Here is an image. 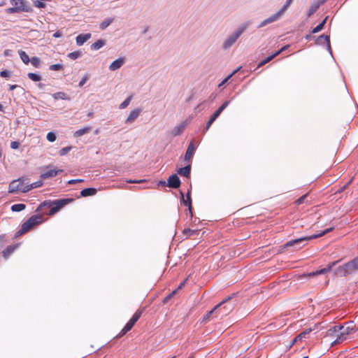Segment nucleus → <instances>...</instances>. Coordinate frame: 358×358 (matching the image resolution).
<instances>
[{
	"label": "nucleus",
	"mask_w": 358,
	"mask_h": 358,
	"mask_svg": "<svg viewBox=\"0 0 358 358\" xmlns=\"http://www.w3.org/2000/svg\"><path fill=\"white\" fill-rule=\"evenodd\" d=\"M49 69L51 71H60L63 69V65L60 64H52L49 66Z\"/></svg>",
	"instance_id": "nucleus-46"
},
{
	"label": "nucleus",
	"mask_w": 358,
	"mask_h": 358,
	"mask_svg": "<svg viewBox=\"0 0 358 358\" xmlns=\"http://www.w3.org/2000/svg\"><path fill=\"white\" fill-rule=\"evenodd\" d=\"M183 234L187 237L192 236L197 234V230H192L190 229H185L182 231Z\"/></svg>",
	"instance_id": "nucleus-42"
},
{
	"label": "nucleus",
	"mask_w": 358,
	"mask_h": 358,
	"mask_svg": "<svg viewBox=\"0 0 358 358\" xmlns=\"http://www.w3.org/2000/svg\"><path fill=\"white\" fill-rule=\"evenodd\" d=\"M106 45V41L99 39L91 45V49L93 50H98Z\"/></svg>",
	"instance_id": "nucleus-25"
},
{
	"label": "nucleus",
	"mask_w": 358,
	"mask_h": 358,
	"mask_svg": "<svg viewBox=\"0 0 358 358\" xmlns=\"http://www.w3.org/2000/svg\"><path fill=\"white\" fill-rule=\"evenodd\" d=\"M249 25V22H244L236 29L231 34L228 35L222 43V49H229L237 41L241 34L248 29Z\"/></svg>",
	"instance_id": "nucleus-1"
},
{
	"label": "nucleus",
	"mask_w": 358,
	"mask_h": 358,
	"mask_svg": "<svg viewBox=\"0 0 358 358\" xmlns=\"http://www.w3.org/2000/svg\"><path fill=\"white\" fill-rule=\"evenodd\" d=\"M230 103V101H225L216 110L220 114L222 113V112L229 106Z\"/></svg>",
	"instance_id": "nucleus-45"
},
{
	"label": "nucleus",
	"mask_w": 358,
	"mask_h": 358,
	"mask_svg": "<svg viewBox=\"0 0 358 358\" xmlns=\"http://www.w3.org/2000/svg\"><path fill=\"white\" fill-rule=\"evenodd\" d=\"M206 103V101H203L201 103L198 104L197 106L195 108V110H197L199 112L203 110L204 109V104Z\"/></svg>",
	"instance_id": "nucleus-54"
},
{
	"label": "nucleus",
	"mask_w": 358,
	"mask_h": 358,
	"mask_svg": "<svg viewBox=\"0 0 358 358\" xmlns=\"http://www.w3.org/2000/svg\"><path fill=\"white\" fill-rule=\"evenodd\" d=\"M26 208V206L23 203H17L14 204L11 206V210L13 212H20L23 210H24Z\"/></svg>",
	"instance_id": "nucleus-33"
},
{
	"label": "nucleus",
	"mask_w": 358,
	"mask_h": 358,
	"mask_svg": "<svg viewBox=\"0 0 358 358\" xmlns=\"http://www.w3.org/2000/svg\"><path fill=\"white\" fill-rule=\"evenodd\" d=\"M217 96V94L216 93H212L209 97H208V99L210 101H213L215 98Z\"/></svg>",
	"instance_id": "nucleus-60"
},
{
	"label": "nucleus",
	"mask_w": 358,
	"mask_h": 358,
	"mask_svg": "<svg viewBox=\"0 0 358 358\" xmlns=\"http://www.w3.org/2000/svg\"><path fill=\"white\" fill-rule=\"evenodd\" d=\"M288 48L287 45L286 46H284L282 47V48H280L279 50H278L277 52H275L274 54H277V56L280 54L281 52H282L284 50H285L287 48Z\"/></svg>",
	"instance_id": "nucleus-61"
},
{
	"label": "nucleus",
	"mask_w": 358,
	"mask_h": 358,
	"mask_svg": "<svg viewBox=\"0 0 358 358\" xmlns=\"http://www.w3.org/2000/svg\"><path fill=\"white\" fill-rule=\"evenodd\" d=\"M339 334H340V331H339L338 325H335L333 327H331L326 332V336L329 337V338H338Z\"/></svg>",
	"instance_id": "nucleus-20"
},
{
	"label": "nucleus",
	"mask_w": 358,
	"mask_h": 358,
	"mask_svg": "<svg viewBox=\"0 0 358 358\" xmlns=\"http://www.w3.org/2000/svg\"><path fill=\"white\" fill-rule=\"evenodd\" d=\"M182 196V200L181 202L185 205L188 206V210L190 213L191 217H192V199L190 196V192H188L187 194V199H185L184 198V194L182 192H180Z\"/></svg>",
	"instance_id": "nucleus-21"
},
{
	"label": "nucleus",
	"mask_w": 358,
	"mask_h": 358,
	"mask_svg": "<svg viewBox=\"0 0 358 358\" xmlns=\"http://www.w3.org/2000/svg\"><path fill=\"white\" fill-rule=\"evenodd\" d=\"M89 79V75L88 74H85L83 78H82V80L80 81L79 84H78V86L80 87H83L85 83Z\"/></svg>",
	"instance_id": "nucleus-51"
},
{
	"label": "nucleus",
	"mask_w": 358,
	"mask_h": 358,
	"mask_svg": "<svg viewBox=\"0 0 358 358\" xmlns=\"http://www.w3.org/2000/svg\"><path fill=\"white\" fill-rule=\"evenodd\" d=\"M34 4L37 8H44L45 6L44 3L39 1H35Z\"/></svg>",
	"instance_id": "nucleus-57"
},
{
	"label": "nucleus",
	"mask_w": 358,
	"mask_h": 358,
	"mask_svg": "<svg viewBox=\"0 0 358 358\" xmlns=\"http://www.w3.org/2000/svg\"><path fill=\"white\" fill-rule=\"evenodd\" d=\"M338 328L340 331L339 337L331 343V346L341 343L348 338V336L356 331V325L352 321L346 322L344 325H338Z\"/></svg>",
	"instance_id": "nucleus-3"
},
{
	"label": "nucleus",
	"mask_w": 358,
	"mask_h": 358,
	"mask_svg": "<svg viewBox=\"0 0 358 358\" xmlns=\"http://www.w3.org/2000/svg\"><path fill=\"white\" fill-rule=\"evenodd\" d=\"M178 289L173 290L171 294H169L167 296L164 298L163 300V303H166L173 295H175L177 292Z\"/></svg>",
	"instance_id": "nucleus-53"
},
{
	"label": "nucleus",
	"mask_w": 358,
	"mask_h": 358,
	"mask_svg": "<svg viewBox=\"0 0 358 358\" xmlns=\"http://www.w3.org/2000/svg\"><path fill=\"white\" fill-rule=\"evenodd\" d=\"M91 127H85L84 128L80 129L75 131L74 136L75 137H80L83 135L89 133L91 131Z\"/></svg>",
	"instance_id": "nucleus-28"
},
{
	"label": "nucleus",
	"mask_w": 358,
	"mask_h": 358,
	"mask_svg": "<svg viewBox=\"0 0 358 358\" xmlns=\"http://www.w3.org/2000/svg\"><path fill=\"white\" fill-rule=\"evenodd\" d=\"M324 27H322V25L319 24L317 26H316L315 28L313 29L312 33L315 34L319 31H320Z\"/></svg>",
	"instance_id": "nucleus-55"
},
{
	"label": "nucleus",
	"mask_w": 358,
	"mask_h": 358,
	"mask_svg": "<svg viewBox=\"0 0 358 358\" xmlns=\"http://www.w3.org/2000/svg\"><path fill=\"white\" fill-rule=\"evenodd\" d=\"M125 62V59L123 57H120L115 61H113L109 66V69L110 71H116L120 69Z\"/></svg>",
	"instance_id": "nucleus-19"
},
{
	"label": "nucleus",
	"mask_w": 358,
	"mask_h": 358,
	"mask_svg": "<svg viewBox=\"0 0 358 358\" xmlns=\"http://www.w3.org/2000/svg\"><path fill=\"white\" fill-rule=\"evenodd\" d=\"M96 192L97 191L95 188H92V187L85 188L81 191L80 195L83 197L93 196V195L96 194Z\"/></svg>",
	"instance_id": "nucleus-24"
},
{
	"label": "nucleus",
	"mask_w": 358,
	"mask_h": 358,
	"mask_svg": "<svg viewBox=\"0 0 358 358\" xmlns=\"http://www.w3.org/2000/svg\"><path fill=\"white\" fill-rule=\"evenodd\" d=\"M82 56V52L78 50L75 52H72L68 54V57L71 59H76Z\"/></svg>",
	"instance_id": "nucleus-35"
},
{
	"label": "nucleus",
	"mask_w": 358,
	"mask_h": 358,
	"mask_svg": "<svg viewBox=\"0 0 358 358\" xmlns=\"http://www.w3.org/2000/svg\"><path fill=\"white\" fill-rule=\"evenodd\" d=\"M232 296H229L226 299H228L226 303L222 306L221 309H217V314L218 316H226L228 314H229L232 310L236 306L235 302H231L230 300L231 299Z\"/></svg>",
	"instance_id": "nucleus-8"
},
{
	"label": "nucleus",
	"mask_w": 358,
	"mask_h": 358,
	"mask_svg": "<svg viewBox=\"0 0 358 358\" xmlns=\"http://www.w3.org/2000/svg\"><path fill=\"white\" fill-rule=\"evenodd\" d=\"M113 18H106L104 19L99 24V28L101 30L106 29L113 22Z\"/></svg>",
	"instance_id": "nucleus-29"
},
{
	"label": "nucleus",
	"mask_w": 358,
	"mask_h": 358,
	"mask_svg": "<svg viewBox=\"0 0 358 358\" xmlns=\"http://www.w3.org/2000/svg\"><path fill=\"white\" fill-rule=\"evenodd\" d=\"M293 0H287L284 6L281 8V9L278 11L280 13L281 15L287 10V9L289 7L291 3H292Z\"/></svg>",
	"instance_id": "nucleus-39"
},
{
	"label": "nucleus",
	"mask_w": 358,
	"mask_h": 358,
	"mask_svg": "<svg viewBox=\"0 0 358 358\" xmlns=\"http://www.w3.org/2000/svg\"><path fill=\"white\" fill-rule=\"evenodd\" d=\"M190 171H191V164H188L187 166L182 168H180L178 170V174L180 176H183L185 177L189 178L190 176Z\"/></svg>",
	"instance_id": "nucleus-23"
},
{
	"label": "nucleus",
	"mask_w": 358,
	"mask_h": 358,
	"mask_svg": "<svg viewBox=\"0 0 358 358\" xmlns=\"http://www.w3.org/2000/svg\"><path fill=\"white\" fill-rule=\"evenodd\" d=\"M132 99V96H129V97H127L120 106H119V108L120 109H124V108H126L129 104L131 102V100Z\"/></svg>",
	"instance_id": "nucleus-41"
},
{
	"label": "nucleus",
	"mask_w": 358,
	"mask_h": 358,
	"mask_svg": "<svg viewBox=\"0 0 358 358\" xmlns=\"http://www.w3.org/2000/svg\"><path fill=\"white\" fill-rule=\"evenodd\" d=\"M60 36H62V34H61V32H60V31H56V32L53 34V37H55V38H59V37H60Z\"/></svg>",
	"instance_id": "nucleus-63"
},
{
	"label": "nucleus",
	"mask_w": 358,
	"mask_h": 358,
	"mask_svg": "<svg viewBox=\"0 0 358 358\" xmlns=\"http://www.w3.org/2000/svg\"><path fill=\"white\" fill-rule=\"evenodd\" d=\"M92 35L90 33L85 34H79L77 36L76 41V44L79 46L83 45L87 41H88L91 38Z\"/></svg>",
	"instance_id": "nucleus-22"
},
{
	"label": "nucleus",
	"mask_w": 358,
	"mask_h": 358,
	"mask_svg": "<svg viewBox=\"0 0 358 358\" xmlns=\"http://www.w3.org/2000/svg\"><path fill=\"white\" fill-rule=\"evenodd\" d=\"M20 143L17 141H12L10 143V148L12 149H17L19 148Z\"/></svg>",
	"instance_id": "nucleus-56"
},
{
	"label": "nucleus",
	"mask_w": 358,
	"mask_h": 358,
	"mask_svg": "<svg viewBox=\"0 0 358 358\" xmlns=\"http://www.w3.org/2000/svg\"><path fill=\"white\" fill-rule=\"evenodd\" d=\"M144 181H145L144 180H127V183H141V182H144Z\"/></svg>",
	"instance_id": "nucleus-59"
},
{
	"label": "nucleus",
	"mask_w": 358,
	"mask_h": 358,
	"mask_svg": "<svg viewBox=\"0 0 358 358\" xmlns=\"http://www.w3.org/2000/svg\"><path fill=\"white\" fill-rule=\"evenodd\" d=\"M277 56V54H273L268 57H267L266 59L262 60L259 64H258V67H260V66H262L263 65L266 64V63L269 62L270 61H271L273 58H275V57Z\"/></svg>",
	"instance_id": "nucleus-34"
},
{
	"label": "nucleus",
	"mask_w": 358,
	"mask_h": 358,
	"mask_svg": "<svg viewBox=\"0 0 358 358\" xmlns=\"http://www.w3.org/2000/svg\"><path fill=\"white\" fill-rule=\"evenodd\" d=\"M142 310H137L132 317L129 320L134 324L138 320L140 317L141 316Z\"/></svg>",
	"instance_id": "nucleus-38"
},
{
	"label": "nucleus",
	"mask_w": 358,
	"mask_h": 358,
	"mask_svg": "<svg viewBox=\"0 0 358 358\" xmlns=\"http://www.w3.org/2000/svg\"><path fill=\"white\" fill-rule=\"evenodd\" d=\"M220 115V114L219 113H217V111H215L210 116L209 120L208 121V124H212Z\"/></svg>",
	"instance_id": "nucleus-47"
},
{
	"label": "nucleus",
	"mask_w": 358,
	"mask_h": 358,
	"mask_svg": "<svg viewBox=\"0 0 358 358\" xmlns=\"http://www.w3.org/2000/svg\"><path fill=\"white\" fill-rule=\"evenodd\" d=\"M142 112V109L140 108H137L133 110H131L128 115L127 118L125 120V123L130 124L134 122L136 119L140 115Z\"/></svg>",
	"instance_id": "nucleus-17"
},
{
	"label": "nucleus",
	"mask_w": 358,
	"mask_h": 358,
	"mask_svg": "<svg viewBox=\"0 0 358 358\" xmlns=\"http://www.w3.org/2000/svg\"><path fill=\"white\" fill-rule=\"evenodd\" d=\"M73 201L72 199H61L53 201L54 206L50 210V214L53 215L59 211L62 208L65 206L66 204Z\"/></svg>",
	"instance_id": "nucleus-9"
},
{
	"label": "nucleus",
	"mask_w": 358,
	"mask_h": 358,
	"mask_svg": "<svg viewBox=\"0 0 358 358\" xmlns=\"http://www.w3.org/2000/svg\"><path fill=\"white\" fill-rule=\"evenodd\" d=\"M306 194L301 196L299 199H297L296 202L298 204H301L303 202L304 199L306 198Z\"/></svg>",
	"instance_id": "nucleus-62"
},
{
	"label": "nucleus",
	"mask_w": 358,
	"mask_h": 358,
	"mask_svg": "<svg viewBox=\"0 0 358 358\" xmlns=\"http://www.w3.org/2000/svg\"><path fill=\"white\" fill-rule=\"evenodd\" d=\"M311 331V329H306L305 331H303V332H301L300 334H299L297 336V338H301V339L303 338H306V336Z\"/></svg>",
	"instance_id": "nucleus-52"
},
{
	"label": "nucleus",
	"mask_w": 358,
	"mask_h": 358,
	"mask_svg": "<svg viewBox=\"0 0 358 358\" xmlns=\"http://www.w3.org/2000/svg\"><path fill=\"white\" fill-rule=\"evenodd\" d=\"M43 185V182L42 180H38V181H36V182H34L30 185H28L27 184V188H29V191L32 189H34V188H37V187H39Z\"/></svg>",
	"instance_id": "nucleus-40"
},
{
	"label": "nucleus",
	"mask_w": 358,
	"mask_h": 358,
	"mask_svg": "<svg viewBox=\"0 0 358 358\" xmlns=\"http://www.w3.org/2000/svg\"><path fill=\"white\" fill-rule=\"evenodd\" d=\"M358 270V256L353 259L349 261L348 262L339 266L335 270V274L341 276L345 277L348 275L354 273L355 271Z\"/></svg>",
	"instance_id": "nucleus-4"
},
{
	"label": "nucleus",
	"mask_w": 358,
	"mask_h": 358,
	"mask_svg": "<svg viewBox=\"0 0 358 358\" xmlns=\"http://www.w3.org/2000/svg\"><path fill=\"white\" fill-rule=\"evenodd\" d=\"M50 166H47L46 169H48L46 171L42 173L41 174V179H47L50 178H52L56 176L59 173L63 172L62 169H50Z\"/></svg>",
	"instance_id": "nucleus-12"
},
{
	"label": "nucleus",
	"mask_w": 358,
	"mask_h": 358,
	"mask_svg": "<svg viewBox=\"0 0 358 358\" xmlns=\"http://www.w3.org/2000/svg\"><path fill=\"white\" fill-rule=\"evenodd\" d=\"M281 16L282 15L280 14V13H278V12L275 13V14L272 15L269 17H268V18L265 19L264 20H263L262 22H261L259 23V24L258 25V28H262V27L267 25L268 24H270V23H272V22H274L278 20Z\"/></svg>",
	"instance_id": "nucleus-15"
},
{
	"label": "nucleus",
	"mask_w": 358,
	"mask_h": 358,
	"mask_svg": "<svg viewBox=\"0 0 358 358\" xmlns=\"http://www.w3.org/2000/svg\"><path fill=\"white\" fill-rule=\"evenodd\" d=\"M17 87H20V86L17 85H10L9 87V89H10V90H13Z\"/></svg>",
	"instance_id": "nucleus-64"
},
{
	"label": "nucleus",
	"mask_w": 358,
	"mask_h": 358,
	"mask_svg": "<svg viewBox=\"0 0 358 358\" xmlns=\"http://www.w3.org/2000/svg\"><path fill=\"white\" fill-rule=\"evenodd\" d=\"M29 62H31L34 66L38 67L41 64V59L37 57H33L30 59Z\"/></svg>",
	"instance_id": "nucleus-43"
},
{
	"label": "nucleus",
	"mask_w": 358,
	"mask_h": 358,
	"mask_svg": "<svg viewBox=\"0 0 358 358\" xmlns=\"http://www.w3.org/2000/svg\"><path fill=\"white\" fill-rule=\"evenodd\" d=\"M195 150H196V147L194 146L193 142H191L189 144L187 149L186 150V152H185V155L184 157V160L190 164L192 159L194 155Z\"/></svg>",
	"instance_id": "nucleus-14"
},
{
	"label": "nucleus",
	"mask_w": 358,
	"mask_h": 358,
	"mask_svg": "<svg viewBox=\"0 0 358 358\" xmlns=\"http://www.w3.org/2000/svg\"><path fill=\"white\" fill-rule=\"evenodd\" d=\"M17 192H21L23 193L29 192V188H27V183H24V180L20 178L13 180L9 184L8 187L9 193H15Z\"/></svg>",
	"instance_id": "nucleus-7"
},
{
	"label": "nucleus",
	"mask_w": 358,
	"mask_h": 358,
	"mask_svg": "<svg viewBox=\"0 0 358 358\" xmlns=\"http://www.w3.org/2000/svg\"><path fill=\"white\" fill-rule=\"evenodd\" d=\"M167 185L171 188H178L180 185V180L176 174L170 176L167 180Z\"/></svg>",
	"instance_id": "nucleus-13"
},
{
	"label": "nucleus",
	"mask_w": 358,
	"mask_h": 358,
	"mask_svg": "<svg viewBox=\"0 0 358 358\" xmlns=\"http://www.w3.org/2000/svg\"><path fill=\"white\" fill-rule=\"evenodd\" d=\"M332 230H333V228L331 227V228H328V229L324 230L323 231H322L320 234H313V235H311L309 236L302 237V238L289 241L285 244V247L296 246V249H299L301 248V246H298L299 245H300L306 241H308L309 240L319 238V237L331 231Z\"/></svg>",
	"instance_id": "nucleus-5"
},
{
	"label": "nucleus",
	"mask_w": 358,
	"mask_h": 358,
	"mask_svg": "<svg viewBox=\"0 0 358 358\" xmlns=\"http://www.w3.org/2000/svg\"><path fill=\"white\" fill-rule=\"evenodd\" d=\"M228 299H224L217 305H216L210 311L208 312L207 314L203 317V320H207L209 317L214 315V317H218L217 314V309H221L222 306L227 302Z\"/></svg>",
	"instance_id": "nucleus-18"
},
{
	"label": "nucleus",
	"mask_w": 358,
	"mask_h": 358,
	"mask_svg": "<svg viewBox=\"0 0 358 358\" xmlns=\"http://www.w3.org/2000/svg\"><path fill=\"white\" fill-rule=\"evenodd\" d=\"M320 6L321 5L318 1L312 3L307 13L308 17H310L312 15H313Z\"/></svg>",
	"instance_id": "nucleus-26"
},
{
	"label": "nucleus",
	"mask_w": 358,
	"mask_h": 358,
	"mask_svg": "<svg viewBox=\"0 0 358 358\" xmlns=\"http://www.w3.org/2000/svg\"><path fill=\"white\" fill-rule=\"evenodd\" d=\"M17 245H9L3 252L2 255L5 258H7L13 251L16 249Z\"/></svg>",
	"instance_id": "nucleus-31"
},
{
	"label": "nucleus",
	"mask_w": 358,
	"mask_h": 358,
	"mask_svg": "<svg viewBox=\"0 0 358 358\" xmlns=\"http://www.w3.org/2000/svg\"><path fill=\"white\" fill-rule=\"evenodd\" d=\"M188 122L187 121L181 122L178 125L174 127V128L171 131V134L173 136H177L180 135L184 130L185 129Z\"/></svg>",
	"instance_id": "nucleus-16"
},
{
	"label": "nucleus",
	"mask_w": 358,
	"mask_h": 358,
	"mask_svg": "<svg viewBox=\"0 0 358 358\" xmlns=\"http://www.w3.org/2000/svg\"><path fill=\"white\" fill-rule=\"evenodd\" d=\"M52 97L55 99H63V100H70V97L63 92H58L52 94Z\"/></svg>",
	"instance_id": "nucleus-27"
},
{
	"label": "nucleus",
	"mask_w": 358,
	"mask_h": 358,
	"mask_svg": "<svg viewBox=\"0 0 358 358\" xmlns=\"http://www.w3.org/2000/svg\"><path fill=\"white\" fill-rule=\"evenodd\" d=\"M18 52H19V55H20V59H22V61L25 64H29V62L31 59H29L28 55L24 51H23V50H20Z\"/></svg>",
	"instance_id": "nucleus-32"
},
{
	"label": "nucleus",
	"mask_w": 358,
	"mask_h": 358,
	"mask_svg": "<svg viewBox=\"0 0 358 358\" xmlns=\"http://www.w3.org/2000/svg\"><path fill=\"white\" fill-rule=\"evenodd\" d=\"M338 262L339 261L331 262L327 265V267H325L322 269H320V270H317L316 271H313V272L308 273L307 274H304V275L308 276V277H314L317 275L324 274V273L329 272Z\"/></svg>",
	"instance_id": "nucleus-10"
},
{
	"label": "nucleus",
	"mask_w": 358,
	"mask_h": 358,
	"mask_svg": "<svg viewBox=\"0 0 358 358\" xmlns=\"http://www.w3.org/2000/svg\"><path fill=\"white\" fill-rule=\"evenodd\" d=\"M134 324L129 320L124 327V328L121 330L119 336H122L124 335L127 332L130 331L132 327H134Z\"/></svg>",
	"instance_id": "nucleus-30"
},
{
	"label": "nucleus",
	"mask_w": 358,
	"mask_h": 358,
	"mask_svg": "<svg viewBox=\"0 0 358 358\" xmlns=\"http://www.w3.org/2000/svg\"><path fill=\"white\" fill-rule=\"evenodd\" d=\"M83 181V179H73V180H70L68 182V183L70 184V185H72V184H75V183H77V182H81Z\"/></svg>",
	"instance_id": "nucleus-58"
},
{
	"label": "nucleus",
	"mask_w": 358,
	"mask_h": 358,
	"mask_svg": "<svg viewBox=\"0 0 358 358\" xmlns=\"http://www.w3.org/2000/svg\"><path fill=\"white\" fill-rule=\"evenodd\" d=\"M142 310H137L132 317L129 320L134 324L138 320L140 317L141 316Z\"/></svg>",
	"instance_id": "nucleus-37"
},
{
	"label": "nucleus",
	"mask_w": 358,
	"mask_h": 358,
	"mask_svg": "<svg viewBox=\"0 0 358 358\" xmlns=\"http://www.w3.org/2000/svg\"><path fill=\"white\" fill-rule=\"evenodd\" d=\"M240 68H238L237 69L233 71L231 73H230L220 85L219 87H221L224 84H225L236 73H237L239 71Z\"/></svg>",
	"instance_id": "nucleus-44"
},
{
	"label": "nucleus",
	"mask_w": 358,
	"mask_h": 358,
	"mask_svg": "<svg viewBox=\"0 0 358 358\" xmlns=\"http://www.w3.org/2000/svg\"><path fill=\"white\" fill-rule=\"evenodd\" d=\"M46 138L48 141L54 142L56 140V134L52 131H50L48 133Z\"/></svg>",
	"instance_id": "nucleus-48"
},
{
	"label": "nucleus",
	"mask_w": 358,
	"mask_h": 358,
	"mask_svg": "<svg viewBox=\"0 0 358 358\" xmlns=\"http://www.w3.org/2000/svg\"><path fill=\"white\" fill-rule=\"evenodd\" d=\"M28 78L34 82H38L41 80V76L38 74L34 73H29L27 74Z\"/></svg>",
	"instance_id": "nucleus-36"
},
{
	"label": "nucleus",
	"mask_w": 358,
	"mask_h": 358,
	"mask_svg": "<svg viewBox=\"0 0 358 358\" xmlns=\"http://www.w3.org/2000/svg\"><path fill=\"white\" fill-rule=\"evenodd\" d=\"M71 150V147H70V146L64 147L59 150V155L61 156H64V155H66Z\"/></svg>",
	"instance_id": "nucleus-49"
},
{
	"label": "nucleus",
	"mask_w": 358,
	"mask_h": 358,
	"mask_svg": "<svg viewBox=\"0 0 358 358\" xmlns=\"http://www.w3.org/2000/svg\"><path fill=\"white\" fill-rule=\"evenodd\" d=\"M11 73L8 70H3L0 72V76L3 78H8L10 77Z\"/></svg>",
	"instance_id": "nucleus-50"
},
{
	"label": "nucleus",
	"mask_w": 358,
	"mask_h": 358,
	"mask_svg": "<svg viewBox=\"0 0 358 358\" xmlns=\"http://www.w3.org/2000/svg\"><path fill=\"white\" fill-rule=\"evenodd\" d=\"M10 3L12 7L5 10V12L8 14L22 12L30 13L32 11V8L27 0H10Z\"/></svg>",
	"instance_id": "nucleus-2"
},
{
	"label": "nucleus",
	"mask_w": 358,
	"mask_h": 358,
	"mask_svg": "<svg viewBox=\"0 0 358 358\" xmlns=\"http://www.w3.org/2000/svg\"><path fill=\"white\" fill-rule=\"evenodd\" d=\"M42 217L40 215H33L24 222L21 228L16 232V236H21L29 231L35 225L41 222Z\"/></svg>",
	"instance_id": "nucleus-6"
},
{
	"label": "nucleus",
	"mask_w": 358,
	"mask_h": 358,
	"mask_svg": "<svg viewBox=\"0 0 358 358\" xmlns=\"http://www.w3.org/2000/svg\"><path fill=\"white\" fill-rule=\"evenodd\" d=\"M316 43L318 45H324L325 44L327 46V50L329 52V53L332 55V52L331 49V44H330V37L329 35H321L318 36L316 39Z\"/></svg>",
	"instance_id": "nucleus-11"
}]
</instances>
